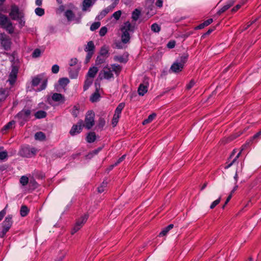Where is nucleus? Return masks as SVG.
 Returning a JSON list of instances; mask_svg holds the SVG:
<instances>
[{"label":"nucleus","instance_id":"f257e3e1","mask_svg":"<svg viewBox=\"0 0 261 261\" xmlns=\"http://www.w3.org/2000/svg\"><path fill=\"white\" fill-rule=\"evenodd\" d=\"M121 34V41L124 43H127L130 40V33H134L135 31V26L132 25L129 21L123 23L120 28Z\"/></svg>","mask_w":261,"mask_h":261},{"label":"nucleus","instance_id":"f03ea898","mask_svg":"<svg viewBox=\"0 0 261 261\" xmlns=\"http://www.w3.org/2000/svg\"><path fill=\"white\" fill-rule=\"evenodd\" d=\"M0 44L5 50L8 51L11 48L12 44L11 39L5 33H0Z\"/></svg>","mask_w":261,"mask_h":261},{"label":"nucleus","instance_id":"7ed1b4c3","mask_svg":"<svg viewBox=\"0 0 261 261\" xmlns=\"http://www.w3.org/2000/svg\"><path fill=\"white\" fill-rule=\"evenodd\" d=\"M94 116L95 114L92 111L87 112L85 119V126L87 129H91L94 125Z\"/></svg>","mask_w":261,"mask_h":261},{"label":"nucleus","instance_id":"20e7f679","mask_svg":"<svg viewBox=\"0 0 261 261\" xmlns=\"http://www.w3.org/2000/svg\"><path fill=\"white\" fill-rule=\"evenodd\" d=\"M18 69L19 68L17 65H14V64L12 65L11 70L9 75V78L8 80V82L11 85H14L16 81Z\"/></svg>","mask_w":261,"mask_h":261},{"label":"nucleus","instance_id":"39448f33","mask_svg":"<svg viewBox=\"0 0 261 261\" xmlns=\"http://www.w3.org/2000/svg\"><path fill=\"white\" fill-rule=\"evenodd\" d=\"M89 215L88 214H85L79 219L77 220L72 231L71 233L73 234L77 232L82 227L83 224L87 221Z\"/></svg>","mask_w":261,"mask_h":261},{"label":"nucleus","instance_id":"423d86ee","mask_svg":"<svg viewBox=\"0 0 261 261\" xmlns=\"http://www.w3.org/2000/svg\"><path fill=\"white\" fill-rule=\"evenodd\" d=\"M98 77L100 80L105 79L109 80L113 77V74L110 70V68L106 66L104 67L103 70L99 73Z\"/></svg>","mask_w":261,"mask_h":261},{"label":"nucleus","instance_id":"0eeeda50","mask_svg":"<svg viewBox=\"0 0 261 261\" xmlns=\"http://www.w3.org/2000/svg\"><path fill=\"white\" fill-rule=\"evenodd\" d=\"M31 113V111L30 110L23 109L16 115V117L19 119L27 121L30 118Z\"/></svg>","mask_w":261,"mask_h":261},{"label":"nucleus","instance_id":"6e6552de","mask_svg":"<svg viewBox=\"0 0 261 261\" xmlns=\"http://www.w3.org/2000/svg\"><path fill=\"white\" fill-rule=\"evenodd\" d=\"M83 121H79L76 124H74L71 127L70 130V134L72 136H74L81 133L83 129Z\"/></svg>","mask_w":261,"mask_h":261},{"label":"nucleus","instance_id":"1a4fd4ad","mask_svg":"<svg viewBox=\"0 0 261 261\" xmlns=\"http://www.w3.org/2000/svg\"><path fill=\"white\" fill-rule=\"evenodd\" d=\"M9 16L12 20H18L19 19V10L18 7L15 5H13L11 7V11L9 13Z\"/></svg>","mask_w":261,"mask_h":261},{"label":"nucleus","instance_id":"9d476101","mask_svg":"<svg viewBox=\"0 0 261 261\" xmlns=\"http://www.w3.org/2000/svg\"><path fill=\"white\" fill-rule=\"evenodd\" d=\"M13 224L12 216L11 215H8L2 223L3 229L5 230L9 231Z\"/></svg>","mask_w":261,"mask_h":261},{"label":"nucleus","instance_id":"9b49d317","mask_svg":"<svg viewBox=\"0 0 261 261\" xmlns=\"http://www.w3.org/2000/svg\"><path fill=\"white\" fill-rule=\"evenodd\" d=\"M184 66L176 61L171 66L170 70L175 73L179 72L182 70Z\"/></svg>","mask_w":261,"mask_h":261},{"label":"nucleus","instance_id":"f8f14e48","mask_svg":"<svg viewBox=\"0 0 261 261\" xmlns=\"http://www.w3.org/2000/svg\"><path fill=\"white\" fill-rule=\"evenodd\" d=\"M51 99L55 102L64 103L65 99L63 95L60 93H55L51 96Z\"/></svg>","mask_w":261,"mask_h":261},{"label":"nucleus","instance_id":"ddd939ff","mask_svg":"<svg viewBox=\"0 0 261 261\" xmlns=\"http://www.w3.org/2000/svg\"><path fill=\"white\" fill-rule=\"evenodd\" d=\"M95 45L92 41H89L86 46L84 50L87 53H94Z\"/></svg>","mask_w":261,"mask_h":261},{"label":"nucleus","instance_id":"4468645a","mask_svg":"<svg viewBox=\"0 0 261 261\" xmlns=\"http://www.w3.org/2000/svg\"><path fill=\"white\" fill-rule=\"evenodd\" d=\"M98 71V68L96 67L93 66L92 67H90L88 70L87 73V76L91 78H94L96 75V73Z\"/></svg>","mask_w":261,"mask_h":261},{"label":"nucleus","instance_id":"2eb2a0df","mask_svg":"<svg viewBox=\"0 0 261 261\" xmlns=\"http://www.w3.org/2000/svg\"><path fill=\"white\" fill-rule=\"evenodd\" d=\"M43 74H39L34 77L32 81V85L34 87L37 86L43 80Z\"/></svg>","mask_w":261,"mask_h":261},{"label":"nucleus","instance_id":"dca6fc26","mask_svg":"<svg viewBox=\"0 0 261 261\" xmlns=\"http://www.w3.org/2000/svg\"><path fill=\"white\" fill-rule=\"evenodd\" d=\"M112 72L113 71L115 72L117 76H118L122 70L121 66L116 64H113L111 65Z\"/></svg>","mask_w":261,"mask_h":261},{"label":"nucleus","instance_id":"f3484780","mask_svg":"<svg viewBox=\"0 0 261 261\" xmlns=\"http://www.w3.org/2000/svg\"><path fill=\"white\" fill-rule=\"evenodd\" d=\"M2 28L6 30L10 34H12L14 32V28L13 27L12 23L11 21V20L9 21L4 26H3Z\"/></svg>","mask_w":261,"mask_h":261},{"label":"nucleus","instance_id":"a211bd4d","mask_svg":"<svg viewBox=\"0 0 261 261\" xmlns=\"http://www.w3.org/2000/svg\"><path fill=\"white\" fill-rule=\"evenodd\" d=\"M213 21V19L212 18H209L206 20L204 21L203 23L200 24L198 26L195 28L196 30H200L203 29L204 27L208 26Z\"/></svg>","mask_w":261,"mask_h":261},{"label":"nucleus","instance_id":"6ab92c4d","mask_svg":"<svg viewBox=\"0 0 261 261\" xmlns=\"http://www.w3.org/2000/svg\"><path fill=\"white\" fill-rule=\"evenodd\" d=\"M10 20L6 15L0 12V25L1 27L6 24Z\"/></svg>","mask_w":261,"mask_h":261},{"label":"nucleus","instance_id":"aec40b11","mask_svg":"<svg viewBox=\"0 0 261 261\" xmlns=\"http://www.w3.org/2000/svg\"><path fill=\"white\" fill-rule=\"evenodd\" d=\"M109 55V47L106 45L102 46L100 48L99 55L107 58Z\"/></svg>","mask_w":261,"mask_h":261},{"label":"nucleus","instance_id":"412c9836","mask_svg":"<svg viewBox=\"0 0 261 261\" xmlns=\"http://www.w3.org/2000/svg\"><path fill=\"white\" fill-rule=\"evenodd\" d=\"M99 98L100 94L98 92L97 88H96V91L91 95L90 98V100L92 102H95L98 101Z\"/></svg>","mask_w":261,"mask_h":261},{"label":"nucleus","instance_id":"4be33fe9","mask_svg":"<svg viewBox=\"0 0 261 261\" xmlns=\"http://www.w3.org/2000/svg\"><path fill=\"white\" fill-rule=\"evenodd\" d=\"M35 139L40 141H44L46 139L45 134L42 132H38L35 134Z\"/></svg>","mask_w":261,"mask_h":261},{"label":"nucleus","instance_id":"5701e85b","mask_svg":"<svg viewBox=\"0 0 261 261\" xmlns=\"http://www.w3.org/2000/svg\"><path fill=\"white\" fill-rule=\"evenodd\" d=\"M147 92V86H145L143 84L140 85L138 92L139 95L143 96Z\"/></svg>","mask_w":261,"mask_h":261},{"label":"nucleus","instance_id":"b1692460","mask_svg":"<svg viewBox=\"0 0 261 261\" xmlns=\"http://www.w3.org/2000/svg\"><path fill=\"white\" fill-rule=\"evenodd\" d=\"M114 60L115 61L123 63H126L128 61L127 56H116L114 57Z\"/></svg>","mask_w":261,"mask_h":261},{"label":"nucleus","instance_id":"393cba45","mask_svg":"<svg viewBox=\"0 0 261 261\" xmlns=\"http://www.w3.org/2000/svg\"><path fill=\"white\" fill-rule=\"evenodd\" d=\"M96 137V135L94 132H90L87 135L86 140L88 143H91L95 141Z\"/></svg>","mask_w":261,"mask_h":261},{"label":"nucleus","instance_id":"a878e982","mask_svg":"<svg viewBox=\"0 0 261 261\" xmlns=\"http://www.w3.org/2000/svg\"><path fill=\"white\" fill-rule=\"evenodd\" d=\"M93 4L91 0H84L83 2L82 10L83 11H87V8L92 6Z\"/></svg>","mask_w":261,"mask_h":261},{"label":"nucleus","instance_id":"bb28decb","mask_svg":"<svg viewBox=\"0 0 261 261\" xmlns=\"http://www.w3.org/2000/svg\"><path fill=\"white\" fill-rule=\"evenodd\" d=\"M21 156L30 158L31 157L30 149L29 147H24L20 151Z\"/></svg>","mask_w":261,"mask_h":261},{"label":"nucleus","instance_id":"cd10ccee","mask_svg":"<svg viewBox=\"0 0 261 261\" xmlns=\"http://www.w3.org/2000/svg\"><path fill=\"white\" fill-rule=\"evenodd\" d=\"M15 123V121L12 120L9 122L7 124H6L2 129V131L3 133L4 131H7L10 129H11L13 127L14 124Z\"/></svg>","mask_w":261,"mask_h":261},{"label":"nucleus","instance_id":"c85d7f7f","mask_svg":"<svg viewBox=\"0 0 261 261\" xmlns=\"http://www.w3.org/2000/svg\"><path fill=\"white\" fill-rule=\"evenodd\" d=\"M46 112L43 110L38 111L35 114V116L37 119L44 118L46 116Z\"/></svg>","mask_w":261,"mask_h":261},{"label":"nucleus","instance_id":"c756f323","mask_svg":"<svg viewBox=\"0 0 261 261\" xmlns=\"http://www.w3.org/2000/svg\"><path fill=\"white\" fill-rule=\"evenodd\" d=\"M173 227V224H170L167 227L164 228V229L160 233L159 236L163 237L167 234L168 231Z\"/></svg>","mask_w":261,"mask_h":261},{"label":"nucleus","instance_id":"7c9ffc66","mask_svg":"<svg viewBox=\"0 0 261 261\" xmlns=\"http://www.w3.org/2000/svg\"><path fill=\"white\" fill-rule=\"evenodd\" d=\"M68 72L69 76L71 79H75L78 76V70L77 69H73L72 68L70 67L68 68Z\"/></svg>","mask_w":261,"mask_h":261},{"label":"nucleus","instance_id":"2f4dec72","mask_svg":"<svg viewBox=\"0 0 261 261\" xmlns=\"http://www.w3.org/2000/svg\"><path fill=\"white\" fill-rule=\"evenodd\" d=\"M64 15L68 21H71L74 17V14L70 10H67L65 12Z\"/></svg>","mask_w":261,"mask_h":261},{"label":"nucleus","instance_id":"473e14b6","mask_svg":"<svg viewBox=\"0 0 261 261\" xmlns=\"http://www.w3.org/2000/svg\"><path fill=\"white\" fill-rule=\"evenodd\" d=\"M92 83H93L92 79H88V77H87V79H86V80L85 81V82H84V87H83L84 91H86V90H87L89 89V88L91 86Z\"/></svg>","mask_w":261,"mask_h":261},{"label":"nucleus","instance_id":"72a5a7b5","mask_svg":"<svg viewBox=\"0 0 261 261\" xmlns=\"http://www.w3.org/2000/svg\"><path fill=\"white\" fill-rule=\"evenodd\" d=\"M141 12L140 10H139L137 9H136L132 13V18L133 20L136 21H137L138 18H139V16H140Z\"/></svg>","mask_w":261,"mask_h":261},{"label":"nucleus","instance_id":"f704fd0d","mask_svg":"<svg viewBox=\"0 0 261 261\" xmlns=\"http://www.w3.org/2000/svg\"><path fill=\"white\" fill-rule=\"evenodd\" d=\"M189 55L188 53H184L179 58V60H177L178 62L181 64L183 66L187 61Z\"/></svg>","mask_w":261,"mask_h":261},{"label":"nucleus","instance_id":"c9c22d12","mask_svg":"<svg viewBox=\"0 0 261 261\" xmlns=\"http://www.w3.org/2000/svg\"><path fill=\"white\" fill-rule=\"evenodd\" d=\"M69 80L67 77H62L59 80V85L63 88H64L65 86H66L69 84Z\"/></svg>","mask_w":261,"mask_h":261},{"label":"nucleus","instance_id":"e433bc0d","mask_svg":"<svg viewBox=\"0 0 261 261\" xmlns=\"http://www.w3.org/2000/svg\"><path fill=\"white\" fill-rule=\"evenodd\" d=\"M155 116L156 114L155 113L149 115L147 119L143 120L142 124L145 125L151 122L155 118Z\"/></svg>","mask_w":261,"mask_h":261},{"label":"nucleus","instance_id":"4c0bfd02","mask_svg":"<svg viewBox=\"0 0 261 261\" xmlns=\"http://www.w3.org/2000/svg\"><path fill=\"white\" fill-rule=\"evenodd\" d=\"M29 212L28 207L26 205H22L20 210V214L22 217L26 216Z\"/></svg>","mask_w":261,"mask_h":261},{"label":"nucleus","instance_id":"58836bf2","mask_svg":"<svg viewBox=\"0 0 261 261\" xmlns=\"http://www.w3.org/2000/svg\"><path fill=\"white\" fill-rule=\"evenodd\" d=\"M124 107H125V103L124 102H121V103H119L115 110V114H118V115L120 116V115L122 112V110L124 108Z\"/></svg>","mask_w":261,"mask_h":261},{"label":"nucleus","instance_id":"ea45409f","mask_svg":"<svg viewBox=\"0 0 261 261\" xmlns=\"http://www.w3.org/2000/svg\"><path fill=\"white\" fill-rule=\"evenodd\" d=\"M106 57L101 56H98L96 58V61H95V64L97 65H100L103 63L105 62L106 60Z\"/></svg>","mask_w":261,"mask_h":261},{"label":"nucleus","instance_id":"a19ab883","mask_svg":"<svg viewBox=\"0 0 261 261\" xmlns=\"http://www.w3.org/2000/svg\"><path fill=\"white\" fill-rule=\"evenodd\" d=\"M151 30L155 33H159L161 30V27L156 23L152 24L151 26Z\"/></svg>","mask_w":261,"mask_h":261},{"label":"nucleus","instance_id":"79ce46f5","mask_svg":"<svg viewBox=\"0 0 261 261\" xmlns=\"http://www.w3.org/2000/svg\"><path fill=\"white\" fill-rule=\"evenodd\" d=\"M20 183L25 186L29 183V178L26 176H22L20 178Z\"/></svg>","mask_w":261,"mask_h":261},{"label":"nucleus","instance_id":"37998d69","mask_svg":"<svg viewBox=\"0 0 261 261\" xmlns=\"http://www.w3.org/2000/svg\"><path fill=\"white\" fill-rule=\"evenodd\" d=\"M108 185V182L107 181L104 180L101 186L99 187L97 189L98 193H101L105 191V188L107 187Z\"/></svg>","mask_w":261,"mask_h":261},{"label":"nucleus","instance_id":"c03bdc74","mask_svg":"<svg viewBox=\"0 0 261 261\" xmlns=\"http://www.w3.org/2000/svg\"><path fill=\"white\" fill-rule=\"evenodd\" d=\"M79 108L76 106H74L71 110V113L74 117H76L78 115Z\"/></svg>","mask_w":261,"mask_h":261},{"label":"nucleus","instance_id":"a18cd8bd","mask_svg":"<svg viewBox=\"0 0 261 261\" xmlns=\"http://www.w3.org/2000/svg\"><path fill=\"white\" fill-rule=\"evenodd\" d=\"M106 124V121L103 118L100 117L98 119L97 127L99 128H102Z\"/></svg>","mask_w":261,"mask_h":261},{"label":"nucleus","instance_id":"49530a36","mask_svg":"<svg viewBox=\"0 0 261 261\" xmlns=\"http://www.w3.org/2000/svg\"><path fill=\"white\" fill-rule=\"evenodd\" d=\"M35 12L37 15L42 16L44 14V10L43 8L38 7L35 9Z\"/></svg>","mask_w":261,"mask_h":261},{"label":"nucleus","instance_id":"de8ad7c7","mask_svg":"<svg viewBox=\"0 0 261 261\" xmlns=\"http://www.w3.org/2000/svg\"><path fill=\"white\" fill-rule=\"evenodd\" d=\"M47 79H44L40 85V87L38 88V91H40L44 90L47 86Z\"/></svg>","mask_w":261,"mask_h":261},{"label":"nucleus","instance_id":"09e8293b","mask_svg":"<svg viewBox=\"0 0 261 261\" xmlns=\"http://www.w3.org/2000/svg\"><path fill=\"white\" fill-rule=\"evenodd\" d=\"M100 25V23L99 22H95L91 24L90 27V30L92 31H95L99 28Z\"/></svg>","mask_w":261,"mask_h":261},{"label":"nucleus","instance_id":"8fccbe9b","mask_svg":"<svg viewBox=\"0 0 261 261\" xmlns=\"http://www.w3.org/2000/svg\"><path fill=\"white\" fill-rule=\"evenodd\" d=\"M119 117H120L119 115H118V114H114L113 118L112 119V123L113 126H115L117 125V124L118 122Z\"/></svg>","mask_w":261,"mask_h":261},{"label":"nucleus","instance_id":"3c124183","mask_svg":"<svg viewBox=\"0 0 261 261\" xmlns=\"http://www.w3.org/2000/svg\"><path fill=\"white\" fill-rule=\"evenodd\" d=\"M241 153V151H240L238 153V154L237 155V156L235 157V158L232 160V161L229 163V164H228L227 166H226V167H225V169H228L229 168V167H230L235 162L237 161V160L238 159V158L240 156V154Z\"/></svg>","mask_w":261,"mask_h":261},{"label":"nucleus","instance_id":"603ef678","mask_svg":"<svg viewBox=\"0 0 261 261\" xmlns=\"http://www.w3.org/2000/svg\"><path fill=\"white\" fill-rule=\"evenodd\" d=\"M107 14V11L103 9L100 12L96 18L98 20L102 19Z\"/></svg>","mask_w":261,"mask_h":261},{"label":"nucleus","instance_id":"864d4df0","mask_svg":"<svg viewBox=\"0 0 261 261\" xmlns=\"http://www.w3.org/2000/svg\"><path fill=\"white\" fill-rule=\"evenodd\" d=\"M122 14V12L121 10H118L115 12H114L113 14V17L116 20H118L121 17Z\"/></svg>","mask_w":261,"mask_h":261},{"label":"nucleus","instance_id":"5fc2aeb1","mask_svg":"<svg viewBox=\"0 0 261 261\" xmlns=\"http://www.w3.org/2000/svg\"><path fill=\"white\" fill-rule=\"evenodd\" d=\"M7 97L6 91L5 90L0 91V101L4 100Z\"/></svg>","mask_w":261,"mask_h":261},{"label":"nucleus","instance_id":"6e6d98bb","mask_svg":"<svg viewBox=\"0 0 261 261\" xmlns=\"http://www.w3.org/2000/svg\"><path fill=\"white\" fill-rule=\"evenodd\" d=\"M8 158V152L7 151H3L0 152V160H5Z\"/></svg>","mask_w":261,"mask_h":261},{"label":"nucleus","instance_id":"4d7b16f0","mask_svg":"<svg viewBox=\"0 0 261 261\" xmlns=\"http://www.w3.org/2000/svg\"><path fill=\"white\" fill-rule=\"evenodd\" d=\"M40 55H41V50L38 48L35 49L32 54V57L33 58H38V57H40Z\"/></svg>","mask_w":261,"mask_h":261},{"label":"nucleus","instance_id":"13d9d810","mask_svg":"<svg viewBox=\"0 0 261 261\" xmlns=\"http://www.w3.org/2000/svg\"><path fill=\"white\" fill-rule=\"evenodd\" d=\"M108 31L107 28L106 27H102L99 32V34L100 36H104Z\"/></svg>","mask_w":261,"mask_h":261},{"label":"nucleus","instance_id":"bf43d9fd","mask_svg":"<svg viewBox=\"0 0 261 261\" xmlns=\"http://www.w3.org/2000/svg\"><path fill=\"white\" fill-rule=\"evenodd\" d=\"M60 67L59 65L57 64L54 65L51 67V72L53 73H57L59 71Z\"/></svg>","mask_w":261,"mask_h":261},{"label":"nucleus","instance_id":"052dcab7","mask_svg":"<svg viewBox=\"0 0 261 261\" xmlns=\"http://www.w3.org/2000/svg\"><path fill=\"white\" fill-rule=\"evenodd\" d=\"M220 200L221 197H219L218 199L213 201L210 206V208L211 209H213L216 205H217L220 203Z\"/></svg>","mask_w":261,"mask_h":261},{"label":"nucleus","instance_id":"680f3d73","mask_svg":"<svg viewBox=\"0 0 261 261\" xmlns=\"http://www.w3.org/2000/svg\"><path fill=\"white\" fill-rule=\"evenodd\" d=\"M116 7V5H114L113 4H112L111 5L108 6L107 8L104 9L105 10L107 11V13H109L110 12H111L113 11V10Z\"/></svg>","mask_w":261,"mask_h":261},{"label":"nucleus","instance_id":"e2e57ef3","mask_svg":"<svg viewBox=\"0 0 261 261\" xmlns=\"http://www.w3.org/2000/svg\"><path fill=\"white\" fill-rule=\"evenodd\" d=\"M175 46V41L174 40L170 41L167 44V46L169 48H173Z\"/></svg>","mask_w":261,"mask_h":261},{"label":"nucleus","instance_id":"0e129e2a","mask_svg":"<svg viewBox=\"0 0 261 261\" xmlns=\"http://www.w3.org/2000/svg\"><path fill=\"white\" fill-rule=\"evenodd\" d=\"M93 54H94V53H87V56L86 57V59H85L86 63H88L90 61V60L91 58H92Z\"/></svg>","mask_w":261,"mask_h":261},{"label":"nucleus","instance_id":"69168bd1","mask_svg":"<svg viewBox=\"0 0 261 261\" xmlns=\"http://www.w3.org/2000/svg\"><path fill=\"white\" fill-rule=\"evenodd\" d=\"M77 60L76 58H72L70 60L69 65H70V66L72 67L76 65L77 64Z\"/></svg>","mask_w":261,"mask_h":261},{"label":"nucleus","instance_id":"338daca9","mask_svg":"<svg viewBox=\"0 0 261 261\" xmlns=\"http://www.w3.org/2000/svg\"><path fill=\"white\" fill-rule=\"evenodd\" d=\"M195 82L193 80H191L190 83L187 85V89L188 90L190 89L195 85Z\"/></svg>","mask_w":261,"mask_h":261},{"label":"nucleus","instance_id":"774afa93","mask_svg":"<svg viewBox=\"0 0 261 261\" xmlns=\"http://www.w3.org/2000/svg\"><path fill=\"white\" fill-rule=\"evenodd\" d=\"M261 137V130L260 131H259L258 132H257V133H256L253 137H252V139L253 140H255V139H257L258 138H259L260 137Z\"/></svg>","mask_w":261,"mask_h":261}]
</instances>
